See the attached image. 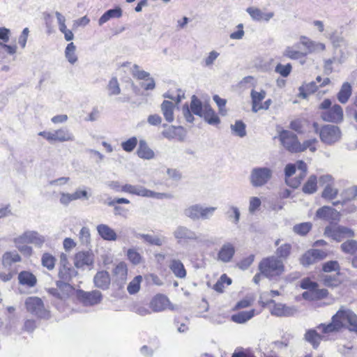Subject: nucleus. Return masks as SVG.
I'll return each instance as SVG.
<instances>
[{"label": "nucleus", "instance_id": "13d9d810", "mask_svg": "<svg viewBox=\"0 0 357 357\" xmlns=\"http://www.w3.org/2000/svg\"><path fill=\"white\" fill-rule=\"evenodd\" d=\"M176 130H183V128L182 126H168L162 132V135L165 138L171 140L177 136Z\"/></svg>", "mask_w": 357, "mask_h": 357}, {"label": "nucleus", "instance_id": "8fccbe9b", "mask_svg": "<svg viewBox=\"0 0 357 357\" xmlns=\"http://www.w3.org/2000/svg\"><path fill=\"white\" fill-rule=\"evenodd\" d=\"M136 237L143 238L146 242L151 245L160 246L164 243V241L160 238L150 234H137Z\"/></svg>", "mask_w": 357, "mask_h": 357}, {"label": "nucleus", "instance_id": "2f4dec72", "mask_svg": "<svg viewBox=\"0 0 357 357\" xmlns=\"http://www.w3.org/2000/svg\"><path fill=\"white\" fill-rule=\"evenodd\" d=\"M22 257L16 251L6 252L2 256V265L4 268L9 269L12 264L20 262Z\"/></svg>", "mask_w": 357, "mask_h": 357}, {"label": "nucleus", "instance_id": "5fc2aeb1", "mask_svg": "<svg viewBox=\"0 0 357 357\" xmlns=\"http://www.w3.org/2000/svg\"><path fill=\"white\" fill-rule=\"evenodd\" d=\"M334 185L325 186L322 192L321 197L325 199L332 200L334 199L337 194L338 190L333 187Z\"/></svg>", "mask_w": 357, "mask_h": 357}, {"label": "nucleus", "instance_id": "423d86ee", "mask_svg": "<svg viewBox=\"0 0 357 357\" xmlns=\"http://www.w3.org/2000/svg\"><path fill=\"white\" fill-rule=\"evenodd\" d=\"M273 172L267 167H254L250 174V183L255 188L266 185L272 178Z\"/></svg>", "mask_w": 357, "mask_h": 357}, {"label": "nucleus", "instance_id": "bf43d9fd", "mask_svg": "<svg viewBox=\"0 0 357 357\" xmlns=\"http://www.w3.org/2000/svg\"><path fill=\"white\" fill-rule=\"evenodd\" d=\"M317 143V139L314 138L305 141L303 144L300 143V147H298L299 153L305 151L307 149L311 152H314L317 150L315 144Z\"/></svg>", "mask_w": 357, "mask_h": 357}, {"label": "nucleus", "instance_id": "bb28decb", "mask_svg": "<svg viewBox=\"0 0 357 357\" xmlns=\"http://www.w3.org/2000/svg\"><path fill=\"white\" fill-rule=\"evenodd\" d=\"M115 282L119 287H122L127 279L128 269L127 266L123 262L118 264L113 271Z\"/></svg>", "mask_w": 357, "mask_h": 357}, {"label": "nucleus", "instance_id": "4be33fe9", "mask_svg": "<svg viewBox=\"0 0 357 357\" xmlns=\"http://www.w3.org/2000/svg\"><path fill=\"white\" fill-rule=\"evenodd\" d=\"M136 195L143 197H151L156 199L172 198V195L171 194L166 192H156L141 185H137Z\"/></svg>", "mask_w": 357, "mask_h": 357}, {"label": "nucleus", "instance_id": "b1692460", "mask_svg": "<svg viewBox=\"0 0 357 357\" xmlns=\"http://www.w3.org/2000/svg\"><path fill=\"white\" fill-rule=\"evenodd\" d=\"M316 216L319 218L326 220H339L340 213L335 208L330 206H323L316 212Z\"/></svg>", "mask_w": 357, "mask_h": 357}, {"label": "nucleus", "instance_id": "338daca9", "mask_svg": "<svg viewBox=\"0 0 357 357\" xmlns=\"http://www.w3.org/2000/svg\"><path fill=\"white\" fill-rule=\"evenodd\" d=\"M322 270L325 273H330L340 270V266L337 261H329L325 262L322 266Z\"/></svg>", "mask_w": 357, "mask_h": 357}, {"label": "nucleus", "instance_id": "4468645a", "mask_svg": "<svg viewBox=\"0 0 357 357\" xmlns=\"http://www.w3.org/2000/svg\"><path fill=\"white\" fill-rule=\"evenodd\" d=\"M45 241V236L36 231L28 230L13 239V243H31L40 248Z\"/></svg>", "mask_w": 357, "mask_h": 357}, {"label": "nucleus", "instance_id": "2eb2a0df", "mask_svg": "<svg viewBox=\"0 0 357 357\" xmlns=\"http://www.w3.org/2000/svg\"><path fill=\"white\" fill-rule=\"evenodd\" d=\"M324 234L337 242L341 241L344 238H352L355 236L351 229L341 225L333 227H326Z\"/></svg>", "mask_w": 357, "mask_h": 357}, {"label": "nucleus", "instance_id": "a878e982", "mask_svg": "<svg viewBox=\"0 0 357 357\" xmlns=\"http://www.w3.org/2000/svg\"><path fill=\"white\" fill-rule=\"evenodd\" d=\"M95 287L102 290L109 289L110 284V276L105 271H98L93 278Z\"/></svg>", "mask_w": 357, "mask_h": 357}, {"label": "nucleus", "instance_id": "f3484780", "mask_svg": "<svg viewBox=\"0 0 357 357\" xmlns=\"http://www.w3.org/2000/svg\"><path fill=\"white\" fill-rule=\"evenodd\" d=\"M132 74L134 77H136L138 79H148L149 82L147 84H142V87L145 90H153L155 89V83L154 79L153 77H149V73L139 70V66L138 65H133L132 68Z\"/></svg>", "mask_w": 357, "mask_h": 357}, {"label": "nucleus", "instance_id": "09e8293b", "mask_svg": "<svg viewBox=\"0 0 357 357\" xmlns=\"http://www.w3.org/2000/svg\"><path fill=\"white\" fill-rule=\"evenodd\" d=\"M283 56L295 60L306 56L307 53L295 50L294 47H287L283 52Z\"/></svg>", "mask_w": 357, "mask_h": 357}, {"label": "nucleus", "instance_id": "c9c22d12", "mask_svg": "<svg viewBox=\"0 0 357 357\" xmlns=\"http://www.w3.org/2000/svg\"><path fill=\"white\" fill-rule=\"evenodd\" d=\"M137 153L139 158L146 160L152 159L155 155L154 152L149 147L146 142L144 139L139 140Z\"/></svg>", "mask_w": 357, "mask_h": 357}, {"label": "nucleus", "instance_id": "9d476101", "mask_svg": "<svg viewBox=\"0 0 357 357\" xmlns=\"http://www.w3.org/2000/svg\"><path fill=\"white\" fill-rule=\"evenodd\" d=\"M204 110V109L202 101L195 95L191 97L190 106L188 103H185L182 107L183 115L188 123H193L195 120L192 114L202 117Z\"/></svg>", "mask_w": 357, "mask_h": 357}, {"label": "nucleus", "instance_id": "f257e3e1", "mask_svg": "<svg viewBox=\"0 0 357 357\" xmlns=\"http://www.w3.org/2000/svg\"><path fill=\"white\" fill-rule=\"evenodd\" d=\"M346 324H349L351 331L357 333V315L351 310L342 306L332 317L331 322L328 324H320L317 328L324 333H334L341 330Z\"/></svg>", "mask_w": 357, "mask_h": 357}, {"label": "nucleus", "instance_id": "69168bd1", "mask_svg": "<svg viewBox=\"0 0 357 357\" xmlns=\"http://www.w3.org/2000/svg\"><path fill=\"white\" fill-rule=\"evenodd\" d=\"M261 204V199L257 197H252L250 198L249 202V212L250 213H255V211L259 210L260 206Z\"/></svg>", "mask_w": 357, "mask_h": 357}, {"label": "nucleus", "instance_id": "72a5a7b5", "mask_svg": "<svg viewBox=\"0 0 357 357\" xmlns=\"http://www.w3.org/2000/svg\"><path fill=\"white\" fill-rule=\"evenodd\" d=\"M292 246L290 243H283L277 248L274 257H278L282 262L287 261L291 254Z\"/></svg>", "mask_w": 357, "mask_h": 357}, {"label": "nucleus", "instance_id": "e433bc0d", "mask_svg": "<svg viewBox=\"0 0 357 357\" xmlns=\"http://www.w3.org/2000/svg\"><path fill=\"white\" fill-rule=\"evenodd\" d=\"M18 280L20 284L29 287H34L37 282L36 276L31 272L26 271H23L19 273Z\"/></svg>", "mask_w": 357, "mask_h": 357}, {"label": "nucleus", "instance_id": "f03ea898", "mask_svg": "<svg viewBox=\"0 0 357 357\" xmlns=\"http://www.w3.org/2000/svg\"><path fill=\"white\" fill-rule=\"evenodd\" d=\"M259 270L264 277L271 280L283 274L285 267L278 257L273 255L261 259L259 264Z\"/></svg>", "mask_w": 357, "mask_h": 357}, {"label": "nucleus", "instance_id": "de8ad7c7", "mask_svg": "<svg viewBox=\"0 0 357 357\" xmlns=\"http://www.w3.org/2000/svg\"><path fill=\"white\" fill-rule=\"evenodd\" d=\"M76 46L73 43H68L65 50V56L68 61L74 64L77 61V56L75 54Z\"/></svg>", "mask_w": 357, "mask_h": 357}, {"label": "nucleus", "instance_id": "0e129e2a", "mask_svg": "<svg viewBox=\"0 0 357 357\" xmlns=\"http://www.w3.org/2000/svg\"><path fill=\"white\" fill-rule=\"evenodd\" d=\"M16 248L24 256L30 257L33 253V249L31 246L24 243H14Z\"/></svg>", "mask_w": 357, "mask_h": 357}, {"label": "nucleus", "instance_id": "6e6d98bb", "mask_svg": "<svg viewBox=\"0 0 357 357\" xmlns=\"http://www.w3.org/2000/svg\"><path fill=\"white\" fill-rule=\"evenodd\" d=\"M312 224L310 222H303L294 226L293 231L301 236L306 235L311 229Z\"/></svg>", "mask_w": 357, "mask_h": 357}, {"label": "nucleus", "instance_id": "ddd939ff", "mask_svg": "<svg viewBox=\"0 0 357 357\" xmlns=\"http://www.w3.org/2000/svg\"><path fill=\"white\" fill-rule=\"evenodd\" d=\"M279 139L282 146L291 153H299L300 142L297 135L289 131L283 130L279 134Z\"/></svg>", "mask_w": 357, "mask_h": 357}, {"label": "nucleus", "instance_id": "1a4fd4ad", "mask_svg": "<svg viewBox=\"0 0 357 357\" xmlns=\"http://www.w3.org/2000/svg\"><path fill=\"white\" fill-rule=\"evenodd\" d=\"M26 310L40 319H47L50 317V312L45 307L43 301L36 296L28 297L25 301Z\"/></svg>", "mask_w": 357, "mask_h": 357}, {"label": "nucleus", "instance_id": "49530a36", "mask_svg": "<svg viewBox=\"0 0 357 357\" xmlns=\"http://www.w3.org/2000/svg\"><path fill=\"white\" fill-rule=\"evenodd\" d=\"M341 250L350 255H354L357 251V241L355 240H347L340 245Z\"/></svg>", "mask_w": 357, "mask_h": 357}, {"label": "nucleus", "instance_id": "774afa93", "mask_svg": "<svg viewBox=\"0 0 357 357\" xmlns=\"http://www.w3.org/2000/svg\"><path fill=\"white\" fill-rule=\"evenodd\" d=\"M129 260L133 264H139L141 262L142 257L136 250L133 249H129L127 253Z\"/></svg>", "mask_w": 357, "mask_h": 357}, {"label": "nucleus", "instance_id": "4d7b16f0", "mask_svg": "<svg viewBox=\"0 0 357 357\" xmlns=\"http://www.w3.org/2000/svg\"><path fill=\"white\" fill-rule=\"evenodd\" d=\"M322 281L324 285L327 287H335L340 284V280L337 275H324Z\"/></svg>", "mask_w": 357, "mask_h": 357}, {"label": "nucleus", "instance_id": "a18cd8bd", "mask_svg": "<svg viewBox=\"0 0 357 357\" xmlns=\"http://www.w3.org/2000/svg\"><path fill=\"white\" fill-rule=\"evenodd\" d=\"M225 215L229 220L233 224L238 225L240 220V211L235 206H229V209L226 211Z\"/></svg>", "mask_w": 357, "mask_h": 357}, {"label": "nucleus", "instance_id": "393cba45", "mask_svg": "<svg viewBox=\"0 0 357 357\" xmlns=\"http://www.w3.org/2000/svg\"><path fill=\"white\" fill-rule=\"evenodd\" d=\"M300 42L307 48V52H305L307 54L324 51L326 48L324 43L313 41L306 36H301Z\"/></svg>", "mask_w": 357, "mask_h": 357}, {"label": "nucleus", "instance_id": "c756f323", "mask_svg": "<svg viewBox=\"0 0 357 357\" xmlns=\"http://www.w3.org/2000/svg\"><path fill=\"white\" fill-rule=\"evenodd\" d=\"M266 92L261 89L260 91H257L252 89L250 92V98L252 100V111L254 113L259 112V107L261 104V101L266 98Z\"/></svg>", "mask_w": 357, "mask_h": 357}, {"label": "nucleus", "instance_id": "58836bf2", "mask_svg": "<svg viewBox=\"0 0 357 357\" xmlns=\"http://www.w3.org/2000/svg\"><path fill=\"white\" fill-rule=\"evenodd\" d=\"M255 310H251L249 311H241L236 314H232L231 319L232 321L237 324H244L255 316Z\"/></svg>", "mask_w": 357, "mask_h": 357}, {"label": "nucleus", "instance_id": "864d4df0", "mask_svg": "<svg viewBox=\"0 0 357 357\" xmlns=\"http://www.w3.org/2000/svg\"><path fill=\"white\" fill-rule=\"evenodd\" d=\"M108 94L109 96L120 94L121 89L116 77H112L107 85Z\"/></svg>", "mask_w": 357, "mask_h": 357}, {"label": "nucleus", "instance_id": "c03bdc74", "mask_svg": "<svg viewBox=\"0 0 357 357\" xmlns=\"http://www.w3.org/2000/svg\"><path fill=\"white\" fill-rule=\"evenodd\" d=\"M317 190V178L315 175H311L303 186V192L305 194H313Z\"/></svg>", "mask_w": 357, "mask_h": 357}, {"label": "nucleus", "instance_id": "39448f33", "mask_svg": "<svg viewBox=\"0 0 357 357\" xmlns=\"http://www.w3.org/2000/svg\"><path fill=\"white\" fill-rule=\"evenodd\" d=\"M313 128L315 132L319 134L321 141L326 144H333L341 138V131L337 126L328 124L324 126L319 129V124L314 122Z\"/></svg>", "mask_w": 357, "mask_h": 357}, {"label": "nucleus", "instance_id": "680f3d73", "mask_svg": "<svg viewBox=\"0 0 357 357\" xmlns=\"http://www.w3.org/2000/svg\"><path fill=\"white\" fill-rule=\"evenodd\" d=\"M79 238L82 244L88 245L90 243V230L86 227H83L79 233Z\"/></svg>", "mask_w": 357, "mask_h": 357}, {"label": "nucleus", "instance_id": "20e7f679", "mask_svg": "<svg viewBox=\"0 0 357 357\" xmlns=\"http://www.w3.org/2000/svg\"><path fill=\"white\" fill-rule=\"evenodd\" d=\"M319 109L324 111L321 114V119L328 122L340 123L343 120V110L340 105L335 104L332 106L330 99H325L319 105Z\"/></svg>", "mask_w": 357, "mask_h": 357}, {"label": "nucleus", "instance_id": "e2e57ef3", "mask_svg": "<svg viewBox=\"0 0 357 357\" xmlns=\"http://www.w3.org/2000/svg\"><path fill=\"white\" fill-rule=\"evenodd\" d=\"M291 65L290 63H287L286 65H282L281 63H278L275 66V71L277 73H279L281 76L286 77H287L291 71Z\"/></svg>", "mask_w": 357, "mask_h": 357}, {"label": "nucleus", "instance_id": "dca6fc26", "mask_svg": "<svg viewBox=\"0 0 357 357\" xmlns=\"http://www.w3.org/2000/svg\"><path fill=\"white\" fill-rule=\"evenodd\" d=\"M326 257V252L318 250L311 249L305 252L300 258V263L303 266H308L316 263L319 260H321Z\"/></svg>", "mask_w": 357, "mask_h": 357}, {"label": "nucleus", "instance_id": "603ef678", "mask_svg": "<svg viewBox=\"0 0 357 357\" xmlns=\"http://www.w3.org/2000/svg\"><path fill=\"white\" fill-rule=\"evenodd\" d=\"M56 262L55 257L50 253H44L41 258V263L44 267L48 270H52L54 268Z\"/></svg>", "mask_w": 357, "mask_h": 357}, {"label": "nucleus", "instance_id": "473e14b6", "mask_svg": "<svg viewBox=\"0 0 357 357\" xmlns=\"http://www.w3.org/2000/svg\"><path fill=\"white\" fill-rule=\"evenodd\" d=\"M209 125L216 126L220 123V119L215 112L210 107L205 106L202 116Z\"/></svg>", "mask_w": 357, "mask_h": 357}, {"label": "nucleus", "instance_id": "052dcab7", "mask_svg": "<svg viewBox=\"0 0 357 357\" xmlns=\"http://www.w3.org/2000/svg\"><path fill=\"white\" fill-rule=\"evenodd\" d=\"M137 144V139L136 137H132L128 140L121 143L122 149L126 152L132 151Z\"/></svg>", "mask_w": 357, "mask_h": 357}, {"label": "nucleus", "instance_id": "a211bd4d", "mask_svg": "<svg viewBox=\"0 0 357 357\" xmlns=\"http://www.w3.org/2000/svg\"><path fill=\"white\" fill-rule=\"evenodd\" d=\"M269 303H273L274 305L271 310L272 315L277 317H289L294 314L296 309L294 307H288L282 303H276L274 300L270 299L267 303H264V305H266Z\"/></svg>", "mask_w": 357, "mask_h": 357}, {"label": "nucleus", "instance_id": "9b49d317", "mask_svg": "<svg viewBox=\"0 0 357 357\" xmlns=\"http://www.w3.org/2000/svg\"><path fill=\"white\" fill-rule=\"evenodd\" d=\"M173 236L178 243H189V242H202L201 234L192 230L186 226L179 225L173 232Z\"/></svg>", "mask_w": 357, "mask_h": 357}, {"label": "nucleus", "instance_id": "f8f14e48", "mask_svg": "<svg viewBox=\"0 0 357 357\" xmlns=\"http://www.w3.org/2000/svg\"><path fill=\"white\" fill-rule=\"evenodd\" d=\"M77 300L84 306H94L101 303L102 294L98 290L86 291L79 289L76 293Z\"/></svg>", "mask_w": 357, "mask_h": 357}, {"label": "nucleus", "instance_id": "ea45409f", "mask_svg": "<svg viewBox=\"0 0 357 357\" xmlns=\"http://www.w3.org/2000/svg\"><path fill=\"white\" fill-rule=\"evenodd\" d=\"M351 86L349 82H344L337 95V100L342 104H345L351 95Z\"/></svg>", "mask_w": 357, "mask_h": 357}, {"label": "nucleus", "instance_id": "6e6552de", "mask_svg": "<svg viewBox=\"0 0 357 357\" xmlns=\"http://www.w3.org/2000/svg\"><path fill=\"white\" fill-rule=\"evenodd\" d=\"M38 135L44 137L50 143L73 142L75 140V136L73 132L66 127L61 128L52 132L42 131L38 133Z\"/></svg>", "mask_w": 357, "mask_h": 357}, {"label": "nucleus", "instance_id": "6ab92c4d", "mask_svg": "<svg viewBox=\"0 0 357 357\" xmlns=\"http://www.w3.org/2000/svg\"><path fill=\"white\" fill-rule=\"evenodd\" d=\"M235 252V247L231 243H225L218 252L217 259L221 262L229 263L232 260Z\"/></svg>", "mask_w": 357, "mask_h": 357}, {"label": "nucleus", "instance_id": "a19ab883", "mask_svg": "<svg viewBox=\"0 0 357 357\" xmlns=\"http://www.w3.org/2000/svg\"><path fill=\"white\" fill-rule=\"evenodd\" d=\"M304 338L307 342L310 343L314 349L318 347L322 339L321 336L315 329L307 330L305 334Z\"/></svg>", "mask_w": 357, "mask_h": 357}, {"label": "nucleus", "instance_id": "3c124183", "mask_svg": "<svg viewBox=\"0 0 357 357\" xmlns=\"http://www.w3.org/2000/svg\"><path fill=\"white\" fill-rule=\"evenodd\" d=\"M142 281V275L135 276L128 285L127 290L130 294L137 293L140 289V284Z\"/></svg>", "mask_w": 357, "mask_h": 357}, {"label": "nucleus", "instance_id": "5701e85b", "mask_svg": "<svg viewBox=\"0 0 357 357\" xmlns=\"http://www.w3.org/2000/svg\"><path fill=\"white\" fill-rule=\"evenodd\" d=\"M98 235L105 241H116L118 239V235L116 231L106 224H100L96 227Z\"/></svg>", "mask_w": 357, "mask_h": 357}, {"label": "nucleus", "instance_id": "c85d7f7f", "mask_svg": "<svg viewBox=\"0 0 357 357\" xmlns=\"http://www.w3.org/2000/svg\"><path fill=\"white\" fill-rule=\"evenodd\" d=\"M169 304V298L163 294H158L153 298L150 303V307L153 312L165 310Z\"/></svg>", "mask_w": 357, "mask_h": 357}, {"label": "nucleus", "instance_id": "aec40b11", "mask_svg": "<svg viewBox=\"0 0 357 357\" xmlns=\"http://www.w3.org/2000/svg\"><path fill=\"white\" fill-rule=\"evenodd\" d=\"M246 11L250 15L252 20L256 22H268L274 16L273 12L264 13L259 8L254 7L248 8Z\"/></svg>", "mask_w": 357, "mask_h": 357}, {"label": "nucleus", "instance_id": "79ce46f5", "mask_svg": "<svg viewBox=\"0 0 357 357\" xmlns=\"http://www.w3.org/2000/svg\"><path fill=\"white\" fill-rule=\"evenodd\" d=\"M317 89L318 86L317 82L314 81L310 82L299 87V96L303 98H306L308 95L314 93Z\"/></svg>", "mask_w": 357, "mask_h": 357}, {"label": "nucleus", "instance_id": "f704fd0d", "mask_svg": "<svg viewBox=\"0 0 357 357\" xmlns=\"http://www.w3.org/2000/svg\"><path fill=\"white\" fill-rule=\"evenodd\" d=\"M169 267L176 278H185L186 277V270L180 260L172 259Z\"/></svg>", "mask_w": 357, "mask_h": 357}, {"label": "nucleus", "instance_id": "4c0bfd02", "mask_svg": "<svg viewBox=\"0 0 357 357\" xmlns=\"http://www.w3.org/2000/svg\"><path fill=\"white\" fill-rule=\"evenodd\" d=\"M122 16V10L120 7L107 10L98 20V24L102 26L112 18H120Z\"/></svg>", "mask_w": 357, "mask_h": 357}, {"label": "nucleus", "instance_id": "7c9ffc66", "mask_svg": "<svg viewBox=\"0 0 357 357\" xmlns=\"http://www.w3.org/2000/svg\"><path fill=\"white\" fill-rule=\"evenodd\" d=\"M174 108L175 105L169 100H164L160 105L163 116L168 123H172L174 120Z\"/></svg>", "mask_w": 357, "mask_h": 357}, {"label": "nucleus", "instance_id": "7ed1b4c3", "mask_svg": "<svg viewBox=\"0 0 357 357\" xmlns=\"http://www.w3.org/2000/svg\"><path fill=\"white\" fill-rule=\"evenodd\" d=\"M217 210L215 206H204L200 204H195L187 206L183 214L192 221L210 220Z\"/></svg>", "mask_w": 357, "mask_h": 357}, {"label": "nucleus", "instance_id": "0eeeda50", "mask_svg": "<svg viewBox=\"0 0 357 357\" xmlns=\"http://www.w3.org/2000/svg\"><path fill=\"white\" fill-rule=\"evenodd\" d=\"M77 274V271L72 266L59 267L58 277L59 280L56 282L58 289L66 294L70 292L73 287L70 282Z\"/></svg>", "mask_w": 357, "mask_h": 357}, {"label": "nucleus", "instance_id": "37998d69", "mask_svg": "<svg viewBox=\"0 0 357 357\" xmlns=\"http://www.w3.org/2000/svg\"><path fill=\"white\" fill-rule=\"evenodd\" d=\"M230 128L233 135L239 137H244L246 132V126L241 120H237L234 124L230 126Z\"/></svg>", "mask_w": 357, "mask_h": 357}, {"label": "nucleus", "instance_id": "412c9836", "mask_svg": "<svg viewBox=\"0 0 357 357\" xmlns=\"http://www.w3.org/2000/svg\"><path fill=\"white\" fill-rule=\"evenodd\" d=\"M93 263V255L89 251H81L75 256V266L79 268L91 266Z\"/></svg>", "mask_w": 357, "mask_h": 357}, {"label": "nucleus", "instance_id": "cd10ccee", "mask_svg": "<svg viewBox=\"0 0 357 357\" xmlns=\"http://www.w3.org/2000/svg\"><path fill=\"white\" fill-rule=\"evenodd\" d=\"M296 170V166L295 164L289 163L284 167L285 182L287 185L293 188H298L301 184V179H298V178H291V176L295 174Z\"/></svg>", "mask_w": 357, "mask_h": 357}]
</instances>
